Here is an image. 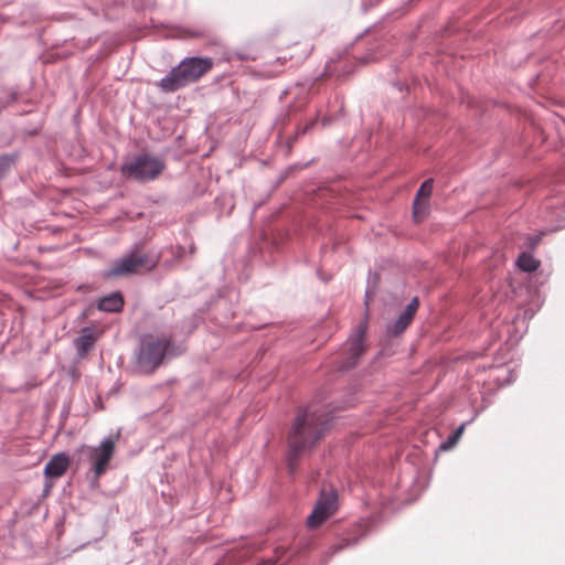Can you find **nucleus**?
Returning a JSON list of instances; mask_svg holds the SVG:
<instances>
[{
  "label": "nucleus",
  "mask_w": 565,
  "mask_h": 565,
  "mask_svg": "<svg viewBox=\"0 0 565 565\" xmlns=\"http://www.w3.org/2000/svg\"><path fill=\"white\" fill-rule=\"evenodd\" d=\"M327 428L328 418L321 409L307 406L298 412L287 436V465L291 475L296 471L299 458L321 440Z\"/></svg>",
  "instance_id": "obj_1"
},
{
  "label": "nucleus",
  "mask_w": 565,
  "mask_h": 565,
  "mask_svg": "<svg viewBox=\"0 0 565 565\" xmlns=\"http://www.w3.org/2000/svg\"><path fill=\"white\" fill-rule=\"evenodd\" d=\"M213 67L211 57H185L158 83L164 93L175 92L190 83L196 82Z\"/></svg>",
  "instance_id": "obj_2"
},
{
  "label": "nucleus",
  "mask_w": 565,
  "mask_h": 565,
  "mask_svg": "<svg viewBox=\"0 0 565 565\" xmlns=\"http://www.w3.org/2000/svg\"><path fill=\"white\" fill-rule=\"evenodd\" d=\"M164 169L166 163L162 159L142 153L125 162L120 171L126 179L143 183L156 180Z\"/></svg>",
  "instance_id": "obj_3"
},
{
  "label": "nucleus",
  "mask_w": 565,
  "mask_h": 565,
  "mask_svg": "<svg viewBox=\"0 0 565 565\" xmlns=\"http://www.w3.org/2000/svg\"><path fill=\"white\" fill-rule=\"evenodd\" d=\"M169 338H158L151 334L142 337L140 348L137 353V364L141 372H153L163 361L166 353L170 348Z\"/></svg>",
  "instance_id": "obj_4"
},
{
  "label": "nucleus",
  "mask_w": 565,
  "mask_h": 565,
  "mask_svg": "<svg viewBox=\"0 0 565 565\" xmlns=\"http://www.w3.org/2000/svg\"><path fill=\"white\" fill-rule=\"evenodd\" d=\"M157 256H149L138 249H134L128 255L122 256L113 263L106 271V277H119L139 273L140 269L151 270L158 264Z\"/></svg>",
  "instance_id": "obj_5"
},
{
  "label": "nucleus",
  "mask_w": 565,
  "mask_h": 565,
  "mask_svg": "<svg viewBox=\"0 0 565 565\" xmlns=\"http://www.w3.org/2000/svg\"><path fill=\"white\" fill-rule=\"evenodd\" d=\"M117 439L118 435L116 437L109 436L103 439L97 447H83L92 463V470L94 472L95 480H98L99 477L105 473L108 463L115 454V444Z\"/></svg>",
  "instance_id": "obj_6"
},
{
  "label": "nucleus",
  "mask_w": 565,
  "mask_h": 565,
  "mask_svg": "<svg viewBox=\"0 0 565 565\" xmlns=\"http://www.w3.org/2000/svg\"><path fill=\"white\" fill-rule=\"evenodd\" d=\"M366 321L360 322L353 330L345 343L347 358L342 361L340 369L349 370L356 365L360 356L365 351Z\"/></svg>",
  "instance_id": "obj_7"
},
{
  "label": "nucleus",
  "mask_w": 565,
  "mask_h": 565,
  "mask_svg": "<svg viewBox=\"0 0 565 565\" xmlns=\"http://www.w3.org/2000/svg\"><path fill=\"white\" fill-rule=\"evenodd\" d=\"M337 509V493L334 491L322 492L312 512L307 518V525L310 529L318 527Z\"/></svg>",
  "instance_id": "obj_8"
},
{
  "label": "nucleus",
  "mask_w": 565,
  "mask_h": 565,
  "mask_svg": "<svg viewBox=\"0 0 565 565\" xmlns=\"http://www.w3.org/2000/svg\"><path fill=\"white\" fill-rule=\"evenodd\" d=\"M337 509V493L334 491L322 492L312 512L307 518V525L310 529L318 527Z\"/></svg>",
  "instance_id": "obj_9"
},
{
  "label": "nucleus",
  "mask_w": 565,
  "mask_h": 565,
  "mask_svg": "<svg viewBox=\"0 0 565 565\" xmlns=\"http://www.w3.org/2000/svg\"><path fill=\"white\" fill-rule=\"evenodd\" d=\"M419 306V301L417 297H414L411 302L406 306L404 311L398 316V318L391 324L387 326V333L390 335L396 337L402 334L409 323L412 322L417 309Z\"/></svg>",
  "instance_id": "obj_10"
},
{
  "label": "nucleus",
  "mask_w": 565,
  "mask_h": 565,
  "mask_svg": "<svg viewBox=\"0 0 565 565\" xmlns=\"http://www.w3.org/2000/svg\"><path fill=\"white\" fill-rule=\"evenodd\" d=\"M433 191V180L428 179L423 182L417 191L413 203V215L416 222H420L428 213V199Z\"/></svg>",
  "instance_id": "obj_11"
},
{
  "label": "nucleus",
  "mask_w": 565,
  "mask_h": 565,
  "mask_svg": "<svg viewBox=\"0 0 565 565\" xmlns=\"http://www.w3.org/2000/svg\"><path fill=\"white\" fill-rule=\"evenodd\" d=\"M97 333L92 327H84L79 335L74 340V347L79 356L86 355L95 345L97 341Z\"/></svg>",
  "instance_id": "obj_12"
},
{
  "label": "nucleus",
  "mask_w": 565,
  "mask_h": 565,
  "mask_svg": "<svg viewBox=\"0 0 565 565\" xmlns=\"http://www.w3.org/2000/svg\"><path fill=\"white\" fill-rule=\"evenodd\" d=\"M70 466V458L64 452L54 455L45 465L44 475L47 478L62 477Z\"/></svg>",
  "instance_id": "obj_13"
},
{
  "label": "nucleus",
  "mask_w": 565,
  "mask_h": 565,
  "mask_svg": "<svg viewBox=\"0 0 565 565\" xmlns=\"http://www.w3.org/2000/svg\"><path fill=\"white\" fill-rule=\"evenodd\" d=\"M124 307V299L120 292L115 291L99 299L97 308L106 312H119Z\"/></svg>",
  "instance_id": "obj_14"
},
{
  "label": "nucleus",
  "mask_w": 565,
  "mask_h": 565,
  "mask_svg": "<svg viewBox=\"0 0 565 565\" xmlns=\"http://www.w3.org/2000/svg\"><path fill=\"white\" fill-rule=\"evenodd\" d=\"M516 266L525 273H532L540 266V260L534 258L530 253L523 252L516 259Z\"/></svg>",
  "instance_id": "obj_15"
},
{
  "label": "nucleus",
  "mask_w": 565,
  "mask_h": 565,
  "mask_svg": "<svg viewBox=\"0 0 565 565\" xmlns=\"http://www.w3.org/2000/svg\"><path fill=\"white\" fill-rule=\"evenodd\" d=\"M463 429H465V424H461L450 436H448V438L445 441H443L439 445L438 449L440 451H448L452 447H455V445L458 443L460 436L462 435Z\"/></svg>",
  "instance_id": "obj_16"
},
{
  "label": "nucleus",
  "mask_w": 565,
  "mask_h": 565,
  "mask_svg": "<svg viewBox=\"0 0 565 565\" xmlns=\"http://www.w3.org/2000/svg\"><path fill=\"white\" fill-rule=\"evenodd\" d=\"M358 540H349V539H342L337 544L331 546V552L337 553L339 551H342L343 548L356 544Z\"/></svg>",
  "instance_id": "obj_17"
},
{
  "label": "nucleus",
  "mask_w": 565,
  "mask_h": 565,
  "mask_svg": "<svg viewBox=\"0 0 565 565\" xmlns=\"http://www.w3.org/2000/svg\"><path fill=\"white\" fill-rule=\"evenodd\" d=\"M313 125V122H311L310 125H307L302 128L301 130V134H306L308 131V129Z\"/></svg>",
  "instance_id": "obj_18"
}]
</instances>
